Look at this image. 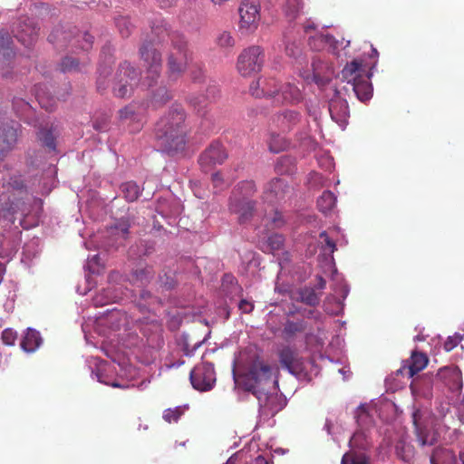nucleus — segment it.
I'll list each match as a JSON object with an SVG mask.
<instances>
[{
	"label": "nucleus",
	"mask_w": 464,
	"mask_h": 464,
	"mask_svg": "<svg viewBox=\"0 0 464 464\" xmlns=\"http://www.w3.org/2000/svg\"><path fill=\"white\" fill-rule=\"evenodd\" d=\"M151 37L144 41L139 53L145 68L143 83L152 87L161 74V53L155 47V43H160L167 36L169 46L166 52V74L169 80L177 81L187 71L192 60V53L185 35L178 31H169L162 23L151 27Z\"/></svg>",
	"instance_id": "nucleus-1"
},
{
	"label": "nucleus",
	"mask_w": 464,
	"mask_h": 464,
	"mask_svg": "<svg viewBox=\"0 0 464 464\" xmlns=\"http://www.w3.org/2000/svg\"><path fill=\"white\" fill-rule=\"evenodd\" d=\"M273 369L264 361L252 362L248 371L242 376L244 389L253 393L258 400L262 414L274 416L286 404L285 400L277 392H268L266 387L272 382Z\"/></svg>",
	"instance_id": "nucleus-2"
},
{
	"label": "nucleus",
	"mask_w": 464,
	"mask_h": 464,
	"mask_svg": "<svg viewBox=\"0 0 464 464\" xmlns=\"http://www.w3.org/2000/svg\"><path fill=\"white\" fill-rule=\"evenodd\" d=\"M186 113L179 104H173L156 124L155 135L168 153L182 150L186 144Z\"/></svg>",
	"instance_id": "nucleus-3"
},
{
	"label": "nucleus",
	"mask_w": 464,
	"mask_h": 464,
	"mask_svg": "<svg viewBox=\"0 0 464 464\" xmlns=\"http://www.w3.org/2000/svg\"><path fill=\"white\" fill-rule=\"evenodd\" d=\"M371 74L361 61L353 60L342 70V79L347 82L358 100L369 101L372 96Z\"/></svg>",
	"instance_id": "nucleus-4"
},
{
	"label": "nucleus",
	"mask_w": 464,
	"mask_h": 464,
	"mask_svg": "<svg viewBox=\"0 0 464 464\" xmlns=\"http://www.w3.org/2000/svg\"><path fill=\"white\" fill-rule=\"evenodd\" d=\"M139 76V72L130 63H121L113 86L114 95L119 98L129 97L132 93L134 86L138 83Z\"/></svg>",
	"instance_id": "nucleus-5"
},
{
	"label": "nucleus",
	"mask_w": 464,
	"mask_h": 464,
	"mask_svg": "<svg viewBox=\"0 0 464 464\" xmlns=\"http://www.w3.org/2000/svg\"><path fill=\"white\" fill-rule=\"evenodd\" d=\"M265 63V53L261 47L253 45L239 54L237 62L238 72L244 76H250L252 73L261 71Z\"/></svg>",
	"instance_id": "nucleus-6"
},
{
	"label": "nucleus",
	"mask_w": 464,
	"mask_h": 464,
	"mask_svg": "<svg viewBox=\"0 0 464 464\" xmlns=\"http://www.w3.org/2000/svg\"><path fill=\"white\" fill-rule=\"evenodd\" d=\"M294 188L285 179H273L264 188L262 198L268 204H280L291 199Z\"/></svg>",
	"instance_id": "nucleus-7"
},
{
	"label": "nucleus",
	"mask_w": 464,
	"mask_h": 464,
	"mask_svg": "<svg viewBox=\"0 0 464 464\" xmlns=\"http://www.w3.org/2000/svg\"><path fill=\"white\" fill-rule=\"evenodd\" d=\"M190 382L199 392L210 391L216 383V372L210 362H201L190 372Z\"/></svg>",
	"instance_id": "nucleus-8"
},
{
	"label": "nucleus",
	"mask_w": 464,
	"mask_h": 464,
	"mask_svg": "<svg viewBox=\"0 0 464 464\" xmlns=\"http://www.w3.org/2000/svg\"><path fill=\"white\" fill-rule=\"evenodd\" d=\"M227 158L224 146L218 141L212 142L199 156L198 163L203 171L208 172L221 165Z\"/></svg>",
	"instance_id": "nucleus-9"
},
{
	"label": "nucleus",
	"mask_w": 464,
	"mask_h": 464,
	"mask_svg": "<svg viewBox=\"0 0 464 464\" xmlns=\"http://www.w3.org/2000/svg\"><path fill=\"white\" fill-rule=\"evenodd\" d=\"M283 83L272 77H260L257 81L253 82L249 87V91L254 97L256 98H271L274 102H276V96L280 92Z\"/></svg>",
	"instance_id": "nucleus-10"
},
{
	"label": "nucleus",
	"mask_w": 464,
	"mask_h": 464,
	"mask_svg": "<svg viewBox=\"0 0 464 464\" xmlns=\"http://www.w3.org/2000/svg\"><path fill=\"white\" fill-rule=\"evenodd\" d=\"M256 205V201L247 198H240L238 195L230 196L229 198V210L237 215V220L240 224H246L253 218Z\"/></svg>",
	"instance_id": "nucleus-11"
},
{
	"label": "nucleus",
	"mask_w": 464,
	"mask_h": 464,
	"mask_svg": "<svg viewBox=\"0 0 464 464\" xmlns=\"http://www.w3.org/2000/svg\"><path fill=\"white\" fill-rule=\"evenodd\" d=\"M436 377L440 381L450 392H460L463 386L462 373L456 365H448L441 367Z\"/></svg>",
	"instance_id": "nucleus-12"
},
{
	"label": "nucleus",
	"mask_w": 464,
	"mask_h": 464,
	"mask_svg": "<svg viewBox=\"0 0 464 464\" xmlns=\"http://www.w3.org/2000/svg\"><path fill=\"white\" fill-rule=\"evenodd\" d=\"M259 9L257 0H243L238 9L240 26L246 29L256 27L260 17Z\"/></svg>",
	"instance_id": "nucleus-13"
},
{
	"label": "nucleus",
	"mask_w": 464,
	"mask_h": 464,
	"mask_svg": "<svg viewBox=\"0 0 464 464\" xmlns=\"http://www.w3.org/2000/svg\"><path fill=\"white\" fill-rule=\"evenodd\" d=\"M428 362L429 358L425 353L413 351L411 357L402 362L397 372L398 374L406 375L408 378H412L422 371L428 365Z\"/></svg>",
	"instance_id": "nucleus-14"
},
{
	"label": "nucleus",
	"mask_w": 464,
	"mask_h": 464,
	"mask_svg": "<svg viewBox=\"0 0 464 464\" xmlns=\"http://www.w3.org/2000/svg\"><path fill=\"white\" fill-rule=\"evenodd\" d=\"M412 422L420 446H432L437 442L436 433L423 424L420 411L417 410L412 413Z\"/></svg>",
	"instance_id": "nucleus-15"
},
{
	"label": "nucleus",
	"mask_w": 464,
	"mask_h": 464,
	"mask_svg": "<svg viewBox=\"0 0 464 464\" xmlns=\"http://www.w3.org/2000/svg\"><path fill=\"white\" fill-rule=\"evenodd\" d=\"M279 362L283 368L292 374H297L303 370V362L297 352L289 346L279 351Z\"/></svg>",
	"instance_id": "nucleus-16"
},
{
	"label": "nucleus",
	"mask_w": 464,
	"mask_h": 464,
	"mask_svg": "<svg viewBox=\"0 0 464 464\" xmlns=\"http://www.w3.org/2000/svg\"><path fill=\"white\" fill-rule=\"evenodd\" d=\"M329 112L333 121L339 125L344 124L349 117L348 103L338 96L337 91H335V96L329 102Z\"/></svg>",
	"instance_id": "nucleus-17"
},
{
	"label": "nucleus",
	"mask_w": 464,
	"mask_h": 464,
	"mask_svg": "<svg viewBox=\"0 0 464 464\" xmlns=\"http://www.w3.org/2000/svg\"><path fill=\"white\" fill-rule=\"evenodd\" d=\"M303 100V94L298 87L290 83L285 82L282 84L280 92L276 96L277 104H295Z\"/></svg>",
	"instance_id": "nucleus-18"
},
{
	"label": "nucleus",
	"mask_w": 464,
	"mask_h": 464,
	"mask_svg": "<svg viewBox=\"0 0 464 464\" xmlns=\"http://www.w3.org/2000/svg\"><path fill=\"white\" fill-rule=\"evenodd\" d=\"M17 140V130L15 128L7 124L0 126V160H2L7 151H9Z\"/></svg>",
	"instance_id": "nucleus-19"
},
{
	"label": "nucleus",
	"mask_w": 464,
	"mask_h": 464,
	"mask_svg": "<svg viewBox=\"0 0 464 464\" xmlns=\"http://www.w3.org/2000/svg\"><path fill=\"white\" fill-rule=\"evenodd\" d=\"M430 464H456V456L452 450L436 448L430 456Z\"/></svg>",
	"instance_id": "nucleus-20"
},
{
	"label": "nucleus",
	"mask_w": 464,
	"mask_h": 464,
	"mask_svg": "<svg viewBox=\"0 0 464 464\" xmlns=\"http://www.w3.org/2000/svg\"><path fill=\"white\" fill-rule=\"evenodd\" d=\"M172 99L170 92L165 86H160L152 91L150 99V105L153 109H159L164 106L168 102Z\"/></svg>",
	"instance_id": "nucleus-21"
},
{
	"label": "nucleus",
	"mask_w": 464,
	"mask_h": 464,
	"mask_svg": "<svg viewBox=\"0 0 464 464\" xmlns=\"http://www.w3.org/2000/svg\"><path fill=\"white\" fill-rule=\"evenodd\" d=\"M189 105L200 116H205L208 112V108L211 102L209 97L204 93L192 94L188 97Z\"/></svg>",
	"instance_id": "nucleus-22"
},
{
	"label": "nucleus",
	"mask_w": 464,
	"mask_h": 464,
	"mask_svg": "<svg viewBox=\"0 0 464 464\" xmlns=\"http://www.w3.org/2000/svg\"><path fill=\"white\" fill-rule=\"evenodd\" d=\"M41 341L39 332L29 328L21 342V347L24 351L32 353L39 347Z\"/></svg>",
	"instance_id": "nucleus-23"
},
{
	"label": "nucleus",
	"mask_w": 464,
	"mask_h": 464,
	"mask_svg": "<svg viewBox=\"0 0 464 464\" xmlns=\"http://www.w3.org/2000/svg\"><path fill=\"white\" fill-rule=\"evenodd\" d=\"M144 108L136 103L132 102L124 108H122L120 111V118L121 120H130V121H140L141 116L143 115Z\"/></svg>",
	"instance_id": "nucleus-24"
},
{
	"label": "nucleus",
	"mask_w": 464,
	"mask_h": 464,
	"mask_svg": "<svg viewBox=\"0 0 464 464\" xmlns=\"http://www.w3.org/2000/svg\"><path fill=\"white\" fill-rule=\"evenodd\" d=\"M305 322L298 320L296 322L287 320L282 331V335L285 340L295 337L297 334L303 333L305 330Z\"/></svg>",
	"instance_id": "nucleus-25"
},
{
	"label": "nucleus",
	"mask_w": 464,
	"mask_h": 464,
	"mask_svg": "<svg viewBox=\"0 0 464 464\" xmlns=\"http://www.w3.org/2000/svg\"><path fill=\"white\" fill-rule=\"evenodd\" d=\"M335 204L336 197L333 192L329 190L324 191L317 199L318 209L325 215L334 209Z\"/></svg>",
	"instance_id": "nucleus-26"
},
{
	"label": "nucleus",
	"mask_w": 464,
	"mask_h": 464,
	"mask_svg": "<svg viewBox=\"0 0 464 464\" xmlns=\"http://www.w3.org/2000/svg\"><path fill=\"white\" fill-rule=\"evenodd\" d=\"M256 192V186L253 180H243L235 187L231 196L238 195L240 198H251Z\"/></svg>",
	"instance_id": "nucleus-27"
},
{
	"label": "nucleus",
	"mask_w": 464,
	"mask_h": 464,
	"mask_svg": "<svg viewBox=\"0 0 464 464\" xmlns=\"http://www.w3.org/2000/svg\"><path fill=\"white\" fill-rule=\"evenodd\" d=\"M300 120V113L296 111H285L277 115V122L283 129H289Z\"/></svg>",
	"instance_id": "nucleus-28"
},
{
	"label": "nucleus",
	"mask_w": 464,
	"mask_h": 464,
	"mask_svg": "<svg viewBox=\"0 0 464 464\" xmlns=\"http://www.w3.org/2000/svg\"><path fill=\"white\" fill-rule=\"evenodd\" d=\"M267 144L269 150L273 153H279L285 150L288 146L285 137L275 133L270 134Z\"/></svg>",
	"instance_id": "nucleus-29"
},
{
	"label": "nucleus",
	"mask_w": 464,
	"mask_h": 464,
	"mask_svg": "<svg viewBox=\"0 0 464 464\" xmlns=\"http://www.w3.org/2000/svg\"><path fill=\"white\" fill-rule=\"evenodd\" d=\"M140 330L148 338L160 336L163 331L162 324L156 319L142 324Z\"/></svg>",
	"instance_id": "nucleus-30"
},
{
	"label": "nucleus",
	"mask_w": 464,
	"mask_h": 464,
	"mask_svg": "<svg viewBox=\"0 0 464 464\" xmlns=\"http://www.w3.org/2000/svg\"><path fill=\"white\" fill-rule=\"evenodd\" d=\"M39 28L27 26L23 32L16 35V38L25 46H30L37 39Z\"/></svg>",
	"instance_id": "nucleus-31"
},
{
	"label": "nucleus",
	"mask_w": 464,
	"mask_h": 464,
	"mask_svg": "<svg viewBox=\"0 0 464 464\" xmlns=\"http://www.w3.org/2000/svg\"><path fill=\"white\" fill-rule=\"evenodd\" d=\"M341 464H371L369 458L361 452L349 451L346 452L342 458Z\"/></svg>",
	"instance_id": "nucleus-32"
},
{
	"label": "nucleus",
	"mask_w": 464,
	"mask_h": 464,
	"mask_svg": "<svg viewBox=\"0 0 464 464\" xmlns=\"http://www.w3.org/2000/svg\"><path fill=\"white\" fill-rule=\"evenodd\" d=\"M154 276L152 267L146 266L144 268H139L132 272V280L135 283L145 285L149 283Z\"/></svg>",
	"instance_id": "nucleus-33"
},
{
	"label": "nucleus",
	"mask_w": 464,
	"mask_h": 464,
	"mask_svg": "<svg viewBox=\"0 0 464 464\" xmlns=\"http://www.w3.org/2000/svg\"><path fill=\"white\" fill-rule=\"evenodd\" d=\"M121 188L124 198L130 202L135 201L140 197V188L133 181H128L123 183Z\"/></svg>",
	"instance_id": "nucleus-34"
},
{
	"label": "nucleus",
	"mask_w": 464,
	"mask_h": 464,
	"mask_svg": "<svg viewBox=\"0 0 464 464\" xmlns=\"http://www.w3.org/2000/svg\"><path fill=\"white\" fill-rule=\"evenodd\" d=\"M300 301L305 304L315 306L320 302V296L313 288L304 287L299 291Z\"/></svg>",
	"instance_id": "nucleus-35"
},
{
	"label": "nucleus",
	"mask_w": 464,
	"mask_h": 464,
	"mask_svg": "<svg viewBox=\"0 0 464 464\" xmlns=\"http://www.w3.org/2000/svg\"><path fill=\"white\" fill-rule=\"evenodd\" d=\"M312 66L314 80L318 85H324L330 82L333 72L329 67H327L326 72L322 74L319 68V62L314 61Z\"/></svg>",
	"instance_id": "nucleus-36"
},
{
	"label": "nucleus",
	"mask_w": 464,
	"mask_h": 464,
	"mask_svg": "<svg viewBox=\"0 0 464 464\" xmlns=\"http://www.w3.org/2000/svg\"><path fill=\"white\" fill-rule=\"evenodd\" d=\"M304 4L302 0H286L285 5V14L289 19H295L303 9Z\"/></svg>",
	"instance_id": "nucleus-37"
},
{
	"label": "nucleus",
	"mask_w": 464,
	"mask_h": 464,
	"mask_svg": "<svg viewBox=\"0 0 464 464\" xmlns=\"http://www.w3.org/2000/svg\"><path fill=\"white\" fill-rule=\"evenodd\" d=\"M12 39L7 32H0V55L9 58L13 54Z\"/></svg>",
	"instance_id": "nucleus-38"
},
{
	"label": "nucleus",
	"mask_w": 464,
	"mask_h": 464,
	"mask_svg": "<svg viewBox=\"0 0 464 464\" xmlns=\"http://www.w3.org/2000/svg\"><path fill=\"white\" fill-rule=\"evenodd\" d=\"M216 44L222 49H231L235 45V39L230 32L223 31L217 35Z\"/></svg>",
	"instance_id": "nucleus-39"
},
{
	"label": "nucleus",
	"mask_w": 464,
	"mask_h": 464,
	"mask_svg": "<svg viewBox=\"0 0 464 464\" xmlns=\"http://www.w3.org/2000/svg\"><path fill=\"white\" fill-rule=\"evenodd\" d=\"M38 138L42 141V143L49 150H55V136L53 135L51 130L41 129L38 132Z\"/></svg>",
	"instance_id": "nucleus-40"
},
{
	"label": "nucleus",
	"mask_w": 464,
	"mask_h": 464,
	"mask_svg": "<svg viewBox=\"0 0 464 464\" xmlns=\"http://www.w3.org/2000/svg\"><path fill=\"white\" fill-rule=\"evenodd\" d=\"M116 26L122 37H129L132 32L133 25L127 16H121L116 19Z\"/></svg>",
	"instance_id": "nucleus-41"
},
{
	"label": "nucleus",
	"mask_w": 464,
	"mask_h": 464,
	"mask_svg": "<svg viewBox=\"0 0 464 464\" xmlns=\"http://www.w3.org/2000/svg\"><path fill=\"white\" fill-rule=\"evenodd\" d=\"M60 70L63 72H77L80 70L79 63L75 58L66 56L60 63Z\"/></svg>",
	"instance_id": "nucleus-42"
},
{
	"label": "nucleus",
	"mask_w": 464,
	"mask_h": 464,
	"mask_svg": "<svg viewBox=\"0 0 464 464\" xmlns=\"http://www.w3.org/2000/svg\"><path fill=\"white\" fill-rule=\"evenodd\" d=\"M182 413L183 411L179 407L175 409H167L163 412V419L169 423L177 422Z\"/></svg>",
	"instance_id": "nucleus-43"
},
{
	"label": "nucleus",
	"mask_w": 464,
	"mask_h": 464,
	"mask_svg": "<svg viewBox=\"0 0 464 464\" xmlns=\"http://www.w3.org/2000/svg\"><path fill=\"white\" fill-rule=\"evenodd\" d=\"M320 238L324 240L323 250L327 254H333L336 249V246L325 231L320 233Z\"/></svg>",
	"instance_id": "nucleus-44"
},
{
	"label": "nucleus",
	"mask_w": 464,
	"mask_h": 464,
	"mask_svg": "<svg viewBox=\"0 0 464 464\" xmlns=\"http://www.w3.org/2000/svg\"><path fill=\"white\" fill-rule=\"evenodd\" d=\"M397 455L404 461L409 462L412 457L411 450L404 444L398 443L396 445Z\"/></svg>",
	"instance_id": "nucleus-45"
},
{
	"label": "nucleus",
	"mask_w": 464,
	"mask_h": 464,
	"mask_svg": "<svg viewBox=\"0 0 464 464\" xmlns=\"http://www.w3.org/2000/svg\"><path fill=\"white\" fill-rule=\"evenodd\" d=\"M16 338V332L11 328L5 329L2 333V341L6 345H14Z\"/></svg>",
	"instance_id": "nucleus-46"
},
{
	"label": "nucleus",
	"mask_w": 464,
	"mask_h": 464,
	"mask_svg": "<svg viewBox=\"0 0 464 464\" xmlns=\"http://www.w3.org/2000/svg\"><path fill=\"white\" fill-rule=\"evenodd\" d=\"M267 242L272 250H279L284 245V237L279 234H274L268 237Z\"/></svg>",
	"instance_id": "nucleus-47"
},
{
	"label": "nucleus",
	"mask_w": 464,
	"mask_h": 464,
	"mask_svg": "<svg viewBox=\"0 0 464 464\" xmlns=\"http://www.w3.org/2000/svg\"><path fill=\"white\" fill-rule=\"evenodd\" d=\"M48 39L51 43H57L62 40H66L67 38L64 32L60 29H55L50 34Z\"/></svg>",
	"instance_id": "nucleus-48"
},
{
	"label": "nucleus",
	"mask_w": 464,
	"mask_h": 464,
	"mask_svg": "<svg viewBox=\"0 0 464 464\" xmlns=\"http://www.w3.org/2000/svg\"><path fill=\"white\" fill-rule=\"evenodd\" d=\"M82 43L81 44V48L82 50H89L90 48H92V43H93V36L91 35L90 34L88 33H84L82 35Z\"/></svg>",
	"instance_id": "nucleus-49"
},
{
	"label": "nucleus",
	"mask_w": 464,
	"mask_h": 464,
	"mask_svg": "<svg viewBox=\"0 0 464 464\" xmlns=\"http://www.w3.org/2000/svg\"><path fill=\"white\" fill-rule=\"evenodd\" d=\"M363 439V433L355 432L350 440L352 447L364 448V444L361 441Z\"/></svg>",
	"instance_id": "nucleus-50"
},
{
	"label": "nucleus",
	"mask_w": 464,
	"mask_h": 464,
	"mask_svg": "<svg viewBox=\"0 0 464 464\" xmlns=\"http://www.w3.org/2000/svg\"><path fill=\"white\" fill-rule=\"evenodd\" d=\"M328 38H329L328 35H326V36H324V35L313 36V37H310V39H309V44L312 48L319 49L321 47V45L316 44V43L319 42L320 44H323L324 42H327Z\"/></svg>",
	"instance_id": "nucleus-51"
},
{
	"label": "nucleus",
	"mask_w": 464,
	"mask_h": 464,
	"mask_svg": "<svg viewBox=\"0 0 464 464\" xmlns=\"http://www.w3.org/2000/svg\"><path fill=\"white\" fill-rule=\"evenodd\" d=\"M238 308L245 314H249L254 309V304L246 299H242L238 304Z\"/></svg>",
	"instance_id": "nucleus-52"
},
{
	"label": "nucleus",
	"mask_w": 464,
	"mask_h": 464,
	"mask_svg": "<svg viewBox=\"0 0 464 464\" xmlns=\"http://www.w3.org/2000/svg\"><path fill=\"white\" fill-rule=\"evenodd\" d=\"M285 52L291 57H297L301 53V48L298 44H292L286 45Z\"/></svg>",
	"instance_id": "nucleus-53"
},
{
	"label": "nucleus",
	"mask_w": 464,
	"mask_h": 464,
	"mask_svg": "<svg viewBox=\"0 0 464 464\" xmlns=\"http://www.w3.org/2000/svg\"><path fill=\"white\" fill-rule=\"evenodd\" d=\"M458 343H459L458 337L450 336L445 341L443 347L447 352H450L458 345Z\"/></svg>",
	"instance_id": "nucleus-54"
},
{
	"label": "nucleus",
	"mask_w": 464,
	"mask_h": 464,
	"mask_svg": "<svg viewBox=\"0 0 464 464\" xmlns=\"http://www.w3.org/2000/svg\"><path fill=\"white\" fill-rule=\"evenodd\" d=\"M109 118L108 116H104L101 121L95 120L92 123L93 128L96 130L102 131L106 129L108 125Z\"/></svg>",
	"instance_id": "nucleus-55"
},
{
	"label": "nucleus",
	"mask_w": 464,
	"mask_h": 464,
	"mask_svg": "<svg viewBox=\"0 0 464 464\" xmlns=\"http://www.w3.org/2000/svg\"><path fill=\"white\" fill-rule=\"evenodd\" d=\"M272 224L274 228H279L285 224L283 215L277 211L275 212L272 218Z\"/></svg>",
	"instance_id": "nucleus-56"
},
{
	"label": "nucleus",
	"mask_w": 464,
	"mask_h": 464,
	"mask_svg": "<svg viewBox=\"0 0 464 464\" xmlns=\"http://www.w3.org/2000/svg\"><path fill=\"white\" fill-rule=\"evenodd\" d=\"M211 179L215 188H222L224 182L219 172L213 173L211 176Z\"/></svg>",
	"instance_id": "nucleus-57"
},
{
	"label": "nucleus",
	"mask_w": 464,
	"mask_h": 464,
	"mask_svg": "<svg viewBox=\"0 0 464 464\" xmlns=\"http://www.w3.org/2000/svg\"><path fill=\"white\" fill-rule=\"evenodd\" d=\"M116 228L121 230L122 235H127L129 233L130 225L126 222L121 221L119 223Z\"/></svg>",
	"instance_id": "nucleus-58"
},
{
	"label": "nucleus",
	"mask_w": 464,
	"mask_h": 464,
	"mask_svg": "<svg viewBox=\"0 0 464 464\" xmlns=\"http://www.w3.org/2000/svg\"><path fill=\"white\" fill-rule=\"evenodd\" d=\"M163 8L169 7L177 3L178 0H157Z\"/></svg>",
	"instance_id": "nucleus-59"
},
{
	"label": "nucleus",
	"mask_w": 464,
	"mask_h": 464,
	"mask_svg": "<svg viewBox=\"0 0 464 464\" xmlns=\"http://www.w3.org/2000/svg\"><path fill=\"white\" fill-rule=\"evenodd\" d=\"M317 279V284H316V287L318 289H324L325 288V285H326V281L323 278V276H318L316 277Z\"/></svg>",
	"instance_id": "nucleus-60"
},
{
	"label": "nucleus",
	"mask_w": 464,
	"mask_h": 464,
	"mask_svg": "<svg viewBox=\"0 0 464 464\" xmlns=\"http://www.w3.org/2000/svg\"><path fill=\"white\" fill-rule=\"evenodd\" d=\"M255 464H269V461L263 455H258L255 459Z\"/></svg>",
	"instance_id": "nucleus-61"
},
{
	"label": "nucleus",
	"mask_w": 464,
	"mask_h": 464,
	"mask_svg": "<svg viewBox=\"0 0 464 464\" xmlns=\"http://www.w3.org/2000/svg\"><path fill=\"white\" fill-rule=\"evenodd\" d=\"M167 288H172L174 286V281L172 277H167L165 282H161Z\"/></svg>",
	"instance_id": "nucleus-62"
},
{
	"label": "nucleus",
	"mask_w": 464,
	"mask_h": 464,
	"mask_svg": "<svg viewBox=\"0 0 464 464\" xmlns=\"http://www.w3.org/2000/svg\"><path fill=\"white\" fill-rule=\"evenodd\" d=\"M304 29L306 33H308L310 30H314L315 29V25L313 22H307L304 25Z\"/></svg>",
	"instance_id": "nucleus-63"
},
{
	"label": "nucleus",
	"mask_w": 464,
	"mask_h": 464,
	"mask_svg": "<svg viewBox=\"0 0 464 464\" xmlns=\"http://www.w3.org/2000/svg\"><path fill=\"white\" fill-rule=\"evenodd\" d=\"M459 460H460L461 464H464V450H461L459 452Z\"/></svg>",
	"instance_id": "nucleus-64"
}]
</instances>
